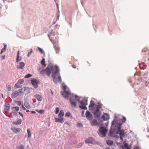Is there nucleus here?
<instances>
[{
    "label": "nucleus",
    "instance_id": "f257e3e1",
    "mask_svg": "<svg viewBox=\"0 0 149 149\" xmlns=\"http://www.w3.org/2000/svg\"><path fill=\"white\" fill-rule=\"evenodd\" d=\"M41 69L42 68H39L38 71L42 75L46 74L48 76H49L51 72L53 73V74L52 75L53 81L54 83H57V81L56 75L59 71L58 67L57 66H53L52 63H49L46 69L41 70Z\"/></svg>",
    "mask_w": 149,
    "mask_h": 149
},
{
    "label": "nucleus",
    "instance_id": "f03ea898",
    "mask_svg": "<svg viewBox=\"0 0 149 149\" xmlns=\"http://www.w3.org/2000/svg\"><path fill=\"white\" fill-rule=\"evenodd\" d=\"M63 88L64 91L61 92V94L63 97L66 99H68L69 97V95H70L71 97L69 99L70 103L73 107H76L77 105L76 101H79V97L76 95H74L73 94H71L69 90L67 91V88L66 86H64Z\"/></svg>",
    "mask_w": 149,
    "mask_h": 149
},
{
    "label": "nucleus",
    "instance_id": "7ed1b4c3",
    "mask_svg": "<svg viewBox=\"0 0 149 149\" xmlns=\"http://www.w3.org/2000/svg\"><path fill=\"white\" fill-rule=\"evenodd\" d=\"M64 115L63 111L62 110H61L58 115V118H55V121L56 122L63 123L64 121V118H63Z\"/></svg>",
    "mask_w": 149,
    "mask_h": 149
},
{
    "label": "nucleus",
    "instance_id": "20e7f679",
    "mask_svg": "<svg viewBox=\"0 0 149 149\" xmlns=\"http://www.w3.org/2000/svg\"><path fill=\"white\" fill-rule=\"evenodd\" d=\"M107 131V130L104 127H100L99 129V133L98 134L101 136L104 137L106 136Z\"/></svg>",
    "mask_w": 149,
    "mask_h": 149
},
{
    "label": "nucleus",
    "instance_id": "39448f33",
    "mask_svg": "<svg viewBox=\"0 0 149 149\" xmlns=\"http://www.w3.org/2000/svg\"><path fill=\"white\" fill-rule=\"evenodd\" d=\"M117 133L120 135L121 140L122 141H123V137H124L125 136L124 131L123 130L119 129L117 130Z\"/></svg>",
    "mask_w": 149,
    "mask_h": 149
},
{
    "label": "nucleus",
    "instance_id": "423d86ee",
    "mask_svg": "<svg viewBox=\"0 0 149 149\" xmlns=\"http://www.w3.org/2000/svg\"><path fill=\"white\" fill-rule=\"evenodd\" d=\"M31 82L35 88H37L38 86V84L39 83V81L36 79H34L31 80Z\"/></svg>",
    "mask_w": 149,
    "mask_h": 149
},
{
    "label": "nucleus",
    "instance_id": "0eeeda50",
    "mask_svg": "<svg viewBox=\"0 0 149 149\" xmlns=\"http://www.w3.org/2000/svg\"><path fill=\"white\" fill-rule=\"evenodd\" d=\"M100 114L101 112L100 110L97 109H96L94 112V117L96 118L99 117L100 115Z\"/></svg>",
    "mask_w": 149,
    "mask_h": 149
},
{
    "label": "nucleus",
    "instance_id": "6e6552de",
    "mask_svg": "<svg viewBox=\"0 0 149 149\" xmlns=\"http://www.w3.org/2000/svg\"><path fill=\"white\" fill-rule=\"evenodd\" d=\"M86 118L89 120H91L93 118L92 115L90 112L88 111H87L86 113Z\"/></svg>",
    "mask_w": 149,
    "mask_h": 149
},
{
    "label": "nucleus",
    "instance_id": "1a4fd4ad",
    "mask_svg": "<svg viewBox=\"0 0 149 149\" xmlns=\"http://www.w3.org/2000/svg\"><path fill=\"white\" fill-rule=\"evenodd\" d=\"M19 95V92L17 91H15L12 93L11 96L12 98H15Z\"/></svg>",
    "mask_w": 149,
    "mask_h": 149
},
{
    "label": "nucleus",
    "instance_id": "9d476101",
    "mask_svg": "<svg viewBox=\"0 0 149 149\" xmlns=\"http://www.w3.org/2000/svg\"><path fill=\"white\" fill-rule=\"evenodd\" d=\"M11 130L13 132L15 133H17L19 132L21 129L20 128H16L15 127H13L11 128Z\"/></svg>",
    "mask_w": 149,
    "mask_h": 149
},
{
    "label": "nucleus",
    "instance_id": "9b49d317",
    "mask_svg": "<svg viewBox=\"0 0 149 149\" xmlns=\"http://www.w3.org/2000/svg\"><path fill=\"white\" fill-rule=\"evenodd\" d=\"M10 104L8 103L5 104V111L6 112L9 111L10 109Z\"/></svg>",
    "mask_w": 149,
    "mask_h": 149
},
{
    "label": "nucleus",
    "instance_id": "f8f14e48",
    "mask_svg": "<svg viewBox=\"0 0 149 149\" xmlns=\"http://www.w3.org/2000/svg\"><path fill=\"white\" fill-rule=\"evenodd\" d=\"M102 117L104 120H107L109 119V116L107 113H104Z\"/></svg>",
    "mask_w": 149,
    "mask_h": 149
},
{
    "label": "nucleus",
    "instance_id": "ddd939ff",
    "mask_svg": "<svg viewBox=\"0 0 149 149\" xmlns=\"http://www.w3.org/2000/svg\"><path fill=\"white\" fill-rule=\"evenodd\" d=\"M95 105V104L93 101L91 100L90 102V105H89V107L90 109L91 110H93L94 107Z\"/></svg>",
    "mask_w": 149,
    "mask_h": 149
},
{
    "label": "nucleus",
    "instance_id": "4468645a",
    "mask_svg": "<svg viewBox=\"0 0 149 149\" xmlns=\"http://www.w3.org/2000/svg\"><path fill=\"white\" fill-rule=\"evenodd\" d=\"M25 66V64L23 62H21L19 63V65L17 66V68L18 69H22Z\"/></svg>",
    "mask_w": 149,
    "mask_h": 149
},
{
    "label": "nucleus",
    "instance_id": "2eb2a0df",
    "mask_svg": "<svg viewBox=\"0 0 149 149\" xmlns=\"http://www.w3.org/2000/svg\"><path fill=\"white\" fill-rule=\"evenodd\" d=\"M35 97L36 98L37 100L40 101H41L42 99L41 96L39 94H36L34 95Z\"/></svg>",
    "mask_w": 149,
    "mask_h": 149
},
{
    "label": "nucleus",
    "instance_id": "dca6fc26",
    "mask_svg": "<svg viewBox=\"0 0 149 149\" xmlns=\"http://www.w3.org/2000/svg\"><path fill=\"white\" fill-rule=\"evenodd\" d=\"M87 99L84 100L80 102V103L82 105H87Z\"/></svg>",
    "mask_w": 149,
    "mask_h": 149
},
{
    "label": "nucleus",
    "instance_id": "f3484780",
    "mask_svg": "<svg viewBox=\"0 0 149 149\" xmlns=\"http://www.w3.org/2000/svg\"><path fill=\"white\" fill-rule=\"evenodd\" d=\"M22 120L21 119H19L18 120L17 122H13V125H20L22 123Z\"/></svg>",
    "mask_w": 149,
    "mask_h": 149
},
{
    "label": "nucleus",
    "instance_id": "a211bd4d",
    "mask_svg": "<svg viewBox=\"0 0 149 149\" xmlns=\"http://www.w3.org/2000/svg\"><path fill=\"white\" fill-rule=\"evenodd\" d=\"M142 53H143L144 52L146 53L145 54H148V56L149 57V50L146 48H144L142 51Z\"/></svg>",
    "mask_w": 149,
    "mask_h": 149
},
{
    "label": "nucleus",
    "instance_id": "6ab92c4d",
    "mask_svg": "<svg viewBox=\"0 0 149 149\" xmlns=\"http://www.w3.org/2000/svg\"><path fill=\"white\" fill-rule=\"evenodd\" d=\"M93 139L92 138H90L88 139H87L85 141V142L86 143H92Z\"/></svg>",
    "mask_w": 149,
    "mask_h": 149
},
{
    "label": "nucleus",
    "instance_id": "aec40b11",
    "mask_svg": "<svg viewBox=\"0 0 149 149\" xmlns=\"http://www.w3.org/2000/svg\"><path fill=\"white\" fill-rule=\"evenodd\" d=\"M54 47L56 51V52L57 54H58L59 53L60 51V48L58 46H56L54 44Z\"/></svg>",
    "mask_w": 149,
    "mask_h": 149
},
{
    "label": "nucleus",
    "instance_id": "412c9836",
    "mask_svg": "<svg viewBox=\"0 0 149 149\" xmlns=\"http://www.w3.org/2000/svg\"><path fill=\"white\" fill-rule=\"evenodd\" d=\"M91 125L93 126L96 125L98 124V123L96 120H93L91 121Z\"/></svg>",
    "mask_w": 149,
    "mask_h": 149
},
{
    "label": "nucleus",
    "instance_id": "4be33fe9",
    "mask_svg": "<svg viewBox=\"0 0 149 149\" xmlns=\"http://www.w3.org/2000/svg\"><path fill=\"white\" fill-rule=\"evenodd\" d=\"M27 88L26 87H24V88L19 89L18 91V92H19V94L21 93H24V91L27 89Z\"/></svg>",
    "mask_w": 149,
    "mask_h": 149
},
{
    "label": "nucleus",
    "instance_id": "5701e85b",
    "mask_svg": "<svg viewBox=\"0 0 149 149\" xmlns=\"http://www.w3.org/2000/svg\"><path fill=\"white\" fill-rule=\"evenodd\" d=\"M3 45H4V47L1 49V54H2L3 52H5L7 48V45L5 44H3Z\"/></svg>",
    "mask_w": 149,
    "mask_h": 149
},
{
    "label": "nucleus",
    "instance_id": "b1692460",
    "mask_svg": "<svg viewBox=\"0 0 149 149\" xmlns=\"http://www.w3.org/2000/svg\"><path fill=\"white\" fill-rule=\"evenodd\" d=\"M24 104L26 107L27 108L29 109L30 108V106L28 103L26 102H25L24 103Z\"/></svg>",
    "mask_w": 149,
    "mask_h": 149
},
{
    "label": "nucleus",
    "instance_id": "393cba45",
    "mask_svg": "<svg viewBox=\"0 0 149 149\" xmlns=\"http://www.w3.org/2000/svg\"><path fill=\"white\" fill-rule=\"evenodd\" d=\"M27 132L28 133V138H29L31 136V133L29 129H28L27 130Z\"/></svg>",
    "mask_w": 149,
    "mask_h": 149
},
{
    "label": "nucleus",
    "instance_id": "a878e982",
    "mask_svg": "<svg viewBox=\"0 0 149 149\" xmlns=\"http://www.w3.org/2000/svg\"><path fill=\"white\" fill-rule=\"evenodd\" d=\"M15 87L16 88H20L21 87L22 85L17 81V82L15 84Z\"/></svg>",
    "mask_w": 149,
    "mask_h": 149
},
{
    "label": "nucleus",
    "instance_id": "bb28decb",
    "mask_svg": "<svg viewBox=\"0 0 149 149\" xmlns=\"http://www.w3.org/2000/svg\"><path fill=\"white\" fill-rule=\"evenodd\" d=\"M16 148L17 149H24V147L23 145L21 144L17 146Z\"/></svg>",
    "mask_w": 149,
    "mask_h": 149
},
{
    "label": "nucleus",
    "instance_id": "cd10ccee",
    "mask_svg": "<svg viewBox=\"0 0 149 149\" xmlns=\"http://www.w3.org/2000/svg\"><path fill=\"white\" fill-rule=\"evenodd\" d=\"M36 110L37 112H38V113H40V114H43L45 113V110H38V109H36Z\"/></svg>",
    "mask_w": 149,
    "mask_h": 149
},
{
    "label": "nucleus",
    "instance_id": "c85d7f7f",
    "mask_svg": "<svg viewBox=\"0 0 149 149\" xmlns=\"http://www.w3.org/2000/svg\"><path fill=\"white\" fill-rule=\"evenodd\" d=\"M102 105L100 104V103H98V105L97 106V108L96 109H97L100 110L102 107Z\"/></svg>",
    "mask_w": 149,
    "mask_h": 149
},
{
    "label": "nucleus",
    "instance_id": "c756f323",
    "mask_svg": "<svg viewBox=\"0 0 149 149\" xmlns=\"http://www.w3.org/2000/svg\"><path fill=\"white\" fill-rule=\"evenodd\" d=\"M107 143L109 145H111L113 144V142L110 140H108L107 141Z\"/></svg>",
    "mask_w": 149,
    "mask_h": 149
},
{
    "label": "nucleus",
    "instance_id": "7c9ffc66",
    "mask_svg": "<svg viewBox=\"0 0 149 149\" xmlns=\"http://www.w3.org/2000/svg\"><path fill=\"white\" fill-rule=\"evenodd\" d=\"M41 63L42 65L44 66V67H45L46 66V65L45 64V58H43L41 61Z\"/></svg>",
    "mask_w": 149,
    "mask_h": 149
},
{
    "label": "nucleus",
    "instance_id": "2f4dec72",
    "mask_svg": "<svg viewBox=\"0 0 149 149\" xmlns=\"http://www.w3.org/2000/svg\"><path fill=\"white\" fill-rule=\"evenodd\" d=\"M86 105L82 106V105H79V107L82 109H87V108L86 106Z\"/></svg>",
    "mask_w": 149,
    "mask_h": 149
},
{
    "label": "nucleus",
    "instance_id": "473e14b6",
    "mask_svg": "<svg viewBox=\"0 0 149 149\" xmlns=\"http://www.w3.org/2000/svg\"><path fill=\"white\" fill-rule=\"evenodd\" d=\"M18 82L21 84L24 83V80L23 79H20L18 80Z\"/></svg>",
    "mask_w": 149,
    "mask_h": 149
},
{
    "label": "nucleus",
    "instance_id": "72a5a7b5",
    "mask_svg": "<svg viewBox=\"0 0 149 149\" xmlns=\"http://www.w3.org/2000/svg\"><path fill=\"white\" fill-rule=\"evenodd\" d=\"M71 115V113L69 112H67L65 114V117H68L70 116V115Z\"/></svg>",
    "mask_w": 149,
    "mask_h": 149
},
{
    "label": "nucleus",
    "instance_id": "f704fd0d",
    "mask_svg": "<svg viewBox=\"0 0 149 149\" xmlns=\"http://www.w3.org/2000/svg\"><path fill=\"white\" fill-rule=\"evenodd\" d=\"M58 82L60 83H61L62 82V80H61V77L60 76V75H59L58 77Z\"/></svg>",
    "mask_w": 149,
    "mask_h": 149
},
{
    "label": "nucleus",
    "instance_id": "c9c22d12",
    "mask_svg": "<svg viewBox=\"0 0 149 149\" xmlns=\"http://www.w3.org/2000/svg\"><path fill=\"white\" fill-rule=\"evenodd\" d=\"M59 111V108L58 107H56L55 110V113L57 114L58 113Z\"/></svg>",
    "mask_w": 149,
    "mask_h": 149
},
{
    "label": "nucleus",
    "instance_id": "e433bc0d",
    "mask_svg": "<svg viewBox=\"0 0 149 149\" xmlns=\"http://www.w3.org/2000/svg\"><path fill=\"white\" fill-rule=\"evenodd\" d=\"M21 60V58H20L19 56H17L16 59V61L17 63H18L19 61H20Z\"/></svg>",
    "mask_w": 149,
    "mask_h": 149
},
{
    "label": "nucleus",
    "instance_id": "4c0bfd02",
    "mask_svg": "<svg viewBox=\"0 0 149 149\" xmlns=\"http://www.w3.org/2000/svg\"><path fill=\"white\" fill-rule=\"evenodd\" d=\"M128 146L126 144H125L123 146L122 148H124L123 147H125L126 149H128Z\"/></svg>",
    "mask_w": 149,
    "mask_h": 149
},
{
    "label": "nucleus",
    "instance_id": "58836bf2",
    "mask_svg": "<svg viewBox=\"0 0 149 149\" xmlns=\"http://www.w3.org/2000/svg\"><path fill=\"white\" fill-rule=\"evenodd\" d=\"M38 49L39 50V51L42 54L43 53L44 51H43V50H42V49L40 48L39 47H38Z\"/></svg>",
    "mask_w": 149,
    "mask_h": 149
},
{
    "label": "nucleus",
    "instance_id": "ea45409f",
    "mask_svg": "<svg viewBox=\"0 0 149 149\" xmlns=\"http://www.w3.org/2000/svg\"><path fill=\"white\" fill-rule=\"evenodd\" d=\"M31 51L30 52H29L28 53V54H27V56L29 57L30 56V55L31 54V53L33 51H32V49H31Z\"/></svg>",
    "mask_w": 149,
    "mask_h": 149
},
{
    "label": "nucleus",
    "instance_id": "a19ab883",
    "mask_svg": "<svg viewBox=\"0 0 149 149\" xmlns=\"http://www.w3.org/2000/svg\"><path fill=\"white\" fill-rule=\"evenodd\" d=\"M32 76V75L30 74H26L25 77V78H29Z\"/></svg>",
    "mask_w": 149,
    "mask_h": 149
},
{
    "label": "nucleus",
    "instance_id": "79ce46f5",
    "mask_svg": "<svg viewBox=\"0 0 149 149\" xmlns=\"http://www.w3.org/2000/svg\"><path fill=\"white\" fill-rule=\"evenodd\" d=\"M12 109H15V110L17 111H18L19 110V108L17 107H12Z\"/></svg>",
    "mask_w": 149,
    "mask_h": 149
},
{
    "label": "nucleus",
    "instance_id": "37998d69",
    "mask_svg": "<svg viewBox=\"0 0 149 149\" xmlns=\"http://www.w3.org/2000/svg\"><path fill=\"white\" fill-rule=\"evenodd\" d=\"M7 89L8 91H10L11 89V87L10 85H8L7 86Z\"/></svg>",
    "mask_w": 149,
    "mask_h": 149
},
{
    "label": "nucleus",
    "instance_id": "c03bdc74",
    "mask_svg": "<svg viewBox=\"0 0 149 149\" xmlns=\"http://www.w3.org/2000/svg\"><path fill=\"white\" fill-rule=\"evenodd\" d=\"M17 104L18 105L20 106L21 105V102L20 101H17Z\"/></svg>",
    "mask_w": 149,
    "mask_h": 149
},
{
    "label": "nucleus",
    "instance_id": "a18cd8bd",
    "mask_svg": "<svg viewBox=\"0 0 149 149\" xmlns=\"http://www.w3.org/2000/svg\"><path fill=\"white\" fill-rule=\"evenodd\" d=\"M22 108L24 110H26V109L25 108V107H24V106L23 105V104H22Z\"/></svg>",
    "mask_w": 149,
    "mask_h": 149
},
{
    "label": "nucleus",
    "instance_id": "49530a36",
    "mask_svg": "<svg viewBox=\"0 0 149 149\" xmlns=\"http://www.w3.org/2000/svg\"><path fill=\"white\" fill-rule=\"evenodd\" d=\"M123 119L124 120V121H123V122L125 123V121L126 120V118L125 117H123Z\"/></svg>",
    "mask_w": 149,
    "mask_h": 149
},
{
    "label": "nucleus",
    "instance_id": "de8ad7c7",
    "mask_svg": "<svg viewBox=\"0 0 149 149\" xmlns=\"http://www.w3.org/2000/svg\"><path fill=\"white\" fill-rule=\"evenodd\" d=\"M72 67L74 68H76V66L74 65H72Z\"/></svg>",
    "mask_w": 149,
    "mask_h": 149
},
{
    "label": "nucleus",
    "instance_id": "09e8293b",
    "mask_svg": "<svg viewBox=\"0 0 149 149\" xmlns=\"http://www.w3.org/2000/svg\"><path fill=\"white\" fill-rule=\"evenodd\" d=\"M84 111H83L81 112V115H82V116H83V115L84 114Z\"/></svg>",
    "mask_w": 149,
    "mask_h": 149
},
{
    "label": "nucleus",
    "instance_id": "8fccbe9b",
    "mask_svg": "<svg viewBox=\"0 0 149 149\" xmlns=\"http://www.w3.org/2000/svg\"><path fill=\"white\" fill-rule=\"evenodd\" d=\"M19 113L21 116L22 117L23 116V115L21 112H19Z\"/></svg>",
    "mask_w": 149,
    "mask_h": 149
},
{
    "label": "nucleus",
    "instance_id": "3c124183",
    "mask_svg": "<svg viewBox=\"0 0 149 149\" xmlns=\"http://www.w3.org/2000/svg\"><path fill=\"white\" fill-rule=\"evenodd\" d=\"M113 134V132H112V131L111 130L110 131V132H109V134Z\"/></svg>",
    "mask_w": 149,
    "mask_h": 149
},
{
    "label": "nucleus",
    "instance_id": "603ef678",
    "mask_svg": "<svg viewBox=\"0 0 149 149\" xmlns=\"http://www.w3.org/2000/svg\"><path fill=\"white\" fill-rule=\"evenodd\" d=\"M19 51H18L17 52V56H19Z\"/></svg>",
    "mask_w": 149,
    "mask_h": 149
},
{
    "label": "nucleus",
    "instance_id": "864d4df0",
    "mask_svg": "<svg viewBox=\"0 0 149 149\" xmlns=\"http://www.w3.org/2000/svg\"><path fill=\"white\" fill-rule=\"evenodd\" d=\"M31 112L33 113H36V112L34 111H32Z\"/></svg>",
    "mask_w": 149,
    "mask_h": 149
},
{
    "label": "nucleus",
    "instance_id": "5fc2aeb1",
    "mask_svg": "<svg viewBox=\"0 0 149 149\" xmlns=\"http://www.w3.org/2000/svg\"><path fill=\"white\" fill-rule=\"evenodd\" d=\"M2 58L3 59H5V55H4L2 56Z\"/></svg>",
    "mask_w": 149,
    "mask_h": 149
},
{
    "label": "nucleus",
    "instance_id": "6e6d98bb",
    "mask_svg": "<svg viewBox=\"0 0 149 149\" xmlns=\"http://www.w3.org/2000/svg\"><path fill=\"white\" fill-rule=\"evenodd\" d=\"M26 112H29L30 111H29V110H26Z\"/></svg>",
    "mask_w": 149,
    "mask_h": 149
},
{
    "label": "nucleus",
    "instance_id": "4d7b16f0",
    "mask_svg": "<svg viewBox=\"0 0 149 149\" xmlns=\"http://www.w3.org/2000/svg\"><path fill=\"white\" fill-rule=\"evenodd\" d=\"M1 95H2V97L3 98L4 97H3V94H1Z\"/></svg>",
    "mask_w": 149,
    "mask_h": 149
},
{
    "label": "nucleus",
    "instance_id": "13d9d810",
    "mask_svg": "<svg viewBox=\"0 0 149 149\" xmlns=\"http://www.w3.org/2000/svg\"><path fill=\"white\" fill-rule=\"evenodd\" d=\"M105 149H110L109 148L107 147V148H105Z\"/></svg>",
    "mask_w": 149,
    "mask_h": 149
},
{
    "label": "nucleus",
    "instance_id": "bf43d9fd",
    "mask_svg": "<svg viewBox=\"0 0 149 149\" xmlns=\"http://www.w3.org/2000/svg\"><path fill=\"white\" fill-rule=\"evenodd\" d=\"M113 122H114V121H112V124H113Z\"/></svg>",
    "mask_w": 149,
    "mask_h": 149
},
{
    "label": "nucleus",
    "instance_id": "052dcab7",
    "mask_svg": "<svg viewBox=\"0 0 149 149\" xmlns=\"http://www.w3.org/2000/svg\"><path fill=\"white\" fill-rule=\"evenodd\" d=\"M148 137L149 138V136H148Z\"/></svg>",
    "mask_w": 149,
    "mask_h": 149
}]
</instances>
